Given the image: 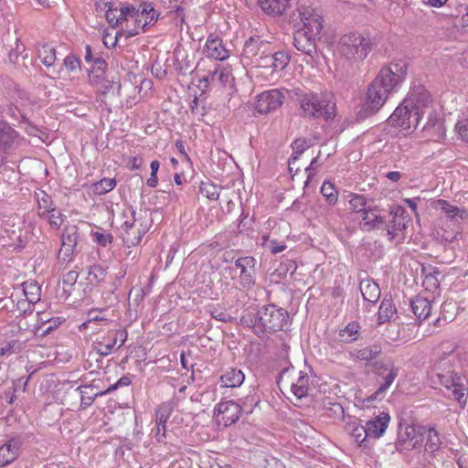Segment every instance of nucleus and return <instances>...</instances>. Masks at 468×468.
I'll return each mask as SVG.
<instances>
[{"mask_svg": "<svg viewBox=\"0 0 468 468\" xmlns=\"http://www.w3.org/2000/svg\"><path fill=\"white\" fill-rule=\"evenodd\" d=\"M240 323L243 326L251 328L258 337L264 338L268 335L285 331L289 324V314L275 304H267L260 307L256 313L244 314Z\"/></svg>", "mask_w": 468, "mask_h": 468, "instance_id": "nucleus-1", "label": "nucleus"}, {"mask_svg": "<svg viewBox=\"0 0 468 468\" xmlns=\"http://www.w3.org/2000/svg\"><path fill=\"white\" fill-rule=\"evenodd\" d=\"M380 37L369 31H353L339 40V52L349 60H364L378 47Z\"/></svg>", "mask_w": 468, "mask_h": 468, "instance_id": "nucleus-2", "label": "nucleus"}, {"mask_svg": "<svg viewBox=\"0 0 468 468\" xmlns=\"http://www.w3.org/2000/svg\"><path fill=\"white\" fill-rule=\"evenodd\" d=\"M301 115L305 118L324 119L335 118V103L329 99L314 92L305 93L300 98Z\"/></svg>", "mask_w": 468, "mask_h": 468, "instance_id": "nucleus-3", "label": "nucleus"}, {"mask_svg": "<svg viewBox=\"0 0 468 468\" xmlns=\"http://www.w3.org/2000/svg\"><path fill=\"white\" fill-rule=\"evenodd\" d=\"M374 374L382 378L378 389L369 397V400L378 398H383L386 391L393 384L395 378L399 375V367L395 366L394 360L390 356H386L379 360L374 361L372 364Z\"/></svg>", "mask_w": 468, "mask_h": 468, "instance_id": "nucleus-4", "label": "nucleus"}, {"mask_svg": "<svg viewBox=\"0 0 468 468\" xmlns=\"http://www.w3.org/2000/svg\"><path fill=\"white\" fill-rule=\"evenodd\" d=\"M380 80H372L368 85L365 101L357 115L359 119H366L376 114L387 101L389 93L381 89Z\"/></svg>", "mask_w": 468, "mask_h": 468, "instance_id": "nucleus-5", "label": "nucleus"}, {"mask_svg": "<svg viewBox=\"0 0 468 468\" xmlns=\"http://www.w3.org/2000/svg\"><path fill=\"white\" fill-rule=\"evenodd\" d=\"M29 435L27 433L5 434L0 446V468L13 463L22 453Z\"/></svg>", "mask_w": 468, "mask_h": 468, "instance_id": "nucleus-6", "label": "nucleus"}, {"mask_svg": "<svg viewBox=\"0 0 468 468\" xmlns=\"http://www.w3.org/2000/svg\"><path fill=\"white\" fill-rule=\"evenodd\" d=\"M421 117L420 112L402 101L388 117V123L410 133L417 128Z\"/></svg>", "mask_w": 468, "mask_h": 468, "instance_id": "nucleus-7", "label": "nucleus"}, {"mask_svg": "<svg viewBox=\"0 0 468 468\" xmlns=\"http://www.w3.org/2000/svg\"><path fill=\"white\" fill-rule=\"evenodd\" d=\"M407 75V65L405 63H391L382 67L373 80H380V87L388 93L397 91L404 82Z\"/></svg>", "mask_w": 468, "mask_h": 468, "instance_id": "nucleus-8", "label": "nucleus"}, {"mask_svg": "<svg viewBox=\"0 0 468 468\" xmlns=\"http://www.w3.org/2000/svg\"><path fill=\"white\" fill-rule=\"evenodd\" d=\"M284 100V94L279 90H265L257 95L254 109L261 114H267L280 108Z\"/></svg>", "mask_w": 468, "mask_h": 468, "instance_id": "nucleus-9", "label": "nucleus"}, {"mask_svg": "<svg viewBox=\"0 0 468 468\" xmlns=\"http://www.w3.org/2000/svg\"><path fill=\"white\" fill-rule=\"evenodd\" d=\"M410 218L406 209L401 206H393L390 207L385 229L389 240H393L399 232L407 229Z\"/></svg>", "mask_w": 468, "mask_h": 468, "instance_id": "nucleus-10", "label": "nucleus"}, {"mask_svg": "<svg viewBox=\"0 0 468 468\" xmlns=\"http://www.w3.org/2000/svg\"><path fill=\"white\" fill-rule=\"evenodd\" d=\"M420 444L417 440V431L413 425L399 423L398 426L397 440L395 441V450L403 453L414 450Z\"/></svg>", "mask_w": 468, "mask_h": 468, "instance_id": "nucleus-11", "label": "nucleus"}, {"mask_svg": "<svg viewBox=\"0 0 468 468\" xmlns=\"http://www.w3.org/2000/svg\"><path fill=\"white\" fill-rule=\"evenodd\" d=\"M298 17H300L303 27L301 28L321 36L324 27V19L321 14L315 8L306 5L298 7Z\"/></svg>", "mask_w": 468, "mask_h": 468, "instance_id": "nucleus-12", "label": "nucleus"}, {"mask_svg": "<svg viewBox=\"0 0 468 468\" xmlns=\"http://www.w3.org/2000/svg\"><path fill=\"white\" fill-rule=\"evenodd\" d=\"M403 102L423 115L424 110L431 104L432 100L429 90L423 85L417 84L411 87Z\"/></svg>", "mask_w": 468, "mask_h": 468, "instance_id": "nucleus-13", "label": "nucleus"}, {"mask_svg": "<svg viewBox=\"0 0 468 468\" xmlns=\"http://www.w3.org/2000/svg\"><path fill=\"white\" fill-rule=\"evenodd\" d=\"M257 261L252 256L240 257L235 261V266L240 270L239 283L244 288H250L256 283Z\"/></svg>", "mask_w": 468, "mask_h": 468, "instance_id": "nucleus-14", "label": "nucleus"}, {"mask_svg": "<svg viewBox=\"0 0 468 468\" xmlns=\"http://www.w3.org/2000/svg\"><path fill=\"white\" fill-rule=\"evenodd\" d=\"M318 39H320V36L301 27L293 34V45L295 48L311 57L317 53L316 41Z\"/></svg>", "mask_w": 468, "mask_h": 468, "instance_id": "nucleus-15", "label": "nucleus"}, {"mask_svg": "<svg viewBox=\"0 0 468 468\" xmlns=\"http://www.w3.org/2000/svg\"><path fill=\"white\" fill-rule=\"evenodd\" d=\"M387 226V218L380 215V209L377 206L368 205V208L362 214L361 229L365 231L385 229Z\"/></svg>", "mask_w": 468, "mask_h": 468, "instance_id": "nucleus-16", "label": "nucleus"}, {"mask_svg": "<svg viewBox=\"0 0 468 468\" xmlns=\"http://www.w3.org/2000/svg\"><path fill=\"white\" fill-rule=\"evenodd\" d=\"M241 414L239 403L233 400L221 401L214 408V415H222L225 426L236 423Z\"/></svg>", "mask_w": 468, "mask_h": 468, "instance_id": "nucleus-17", "label": "nucleus"}, {"mask_svg": "<svg viewBox=\"0 0 468 468\" xmlns=\"http://www.w3.org/2000/svg\"><path fill=\"white\" fill-rule=\"evenodd\" d=\"M4 111V105L0 104V153L6 154L13 148L18 133L10 123L2 118Z\"/></svg>", "mask_w": 468, "mask_h": 468, "instance_id": "nucleus-18", "label": "nucleus"}, {"mask_svg": "<svg viewBox=\"0 0 468 468\" xmlns=\"http://www.w3.org/2000/svg\"><path fill=\"white\" fill-rule=\"evenodd\" d=\"M390 417L388 412L382 411L366 423V429L374 440L380 438L386 431Z\"/></svg>", "mask_w": 468, "mask_h": 468, "instance_id": "nucleus-19", "label": "nucleus"}, {"mask_svg": "<svg viewBox=\"0 0 468 468\" xmlns=\"http://www.w3.org/2000/svg\"><path fill=\"white\" fill-rule=\"evenodd\" d=\"M205 51L208 57L218 60H225L229 58V51L223 45L222 39L217 36L209 35L207 39Z\"/></svg>", "mask_w": 468, "mask_h": 468, "instance_id": "nucleus-20", "label": "nucleus"}, {"mask_svg": "<svg viewBox=\"0 0 468 468\" xmlns=\"http://www.w3.org/2000/svg\"><path fill=\"white\" fill-rule=\"evenodd\" d=\"M346 431L354 438L355 441L359 446L365 448L368 446L367 442L371 437L366 429V425H362L358 420L346 422Z\"/></svg>", "mask_w": 468, "mask_h": 468, "instance_id": "nucleus-21", "label": "nucleus"}, {"mask_svg": "<svg viewBox=\"0 0 468 468\" xmlns=\"http://www.w3.org/2000/svg\"><path fill=\"white\" fill-rule=\"evenodd\" d=\"M442 440L440 432L434 426L429 427L426 430L424 452L429 454L431 458H435L437 452L441 450Z\"/></svg>", "mask_w": 468, "mask_h": 468, "instance_id": "nucleus-22", "label": "nucleus"}, {"mask_svg": "<svg viewBox=\"0 0 468 468\" xmlns=\"http://www.w3.org/2000/svg\"><path fill=\"white\" fill-rule=\"evenodd\" d=\"M132 230H122V240L127 247L137 246L143 236L149 230L147 223L140 222L137 225L130 228Z\"/></svg>", "mask_w": 468, "mask_h": 468, "instance_id": "nucleus-23", "label": "nucleus"}, {"mask_svg": "<svg viewBox=\"0 0 468 468\" xmlns=\"http://www.w3.org/2000/svg\"><path fill=\"white\" fill-rule=\"evenodd\" d=\"M267 42L261 39L259 36H253L248 38L245 41L243 52H242V61L249 62L252 61L254 58L260 55L261 48L265 47Z\"/></svg>", "mask_w": 468, "mask_h": 468, "instance_id": "nucleus-24", "label": "nucleus"}, {"mask_svg": "<svg viewBox=\"0 0 468 468\" xmlns=\"http://www.w3.org/2000/svg\"><path fill=\"white\" fill-rule=\"evenodd\" d=\"M409 303L412 313L420 321H424L430 316L432 307L431 302L427 298L416 296L410 299Z\"/></svg>", "mask_w": 468, "mask_h": 468, "instance_id": "nucleus-25", "label": "nucleus"}, {"mask_svg": "<svg viewBox=\"0 0 468 468\" xmlns=\"http://www.w3.org/2000/svg\"><path fill=\"white\" fill-rule=\"evenodd\" d=\"M359 289L365 301L372 304H375L378 301L380 297V288L373 280H362L359 284Z\"/></svg>", "mask_w": 468, "mask_h": 468, "instance_id": "nucleus-26", "label": "nucleus"}, {"mask_svg": "<svg viewBox=\"0 0 468 468\" xmlns=\"http://www.w3.org/2000/svg\"><path fill=\"white\" fill-rule=\"evenodd\" d=\"M245 379L244 373L236 367L228 368L221 376L220 382L222 387L236 388L239 387Z\"/></svg>", "mask_w": 468, "mask_h": 468, "instance_id": "nucleus-27", "label": "nucleus"}, {"mask_svg": "<svg viewBox=\"0 0 468 468\" xmlns=\"http://www.w3.org/2000/svg\"><path fill=\"white\" fill-rule=\"evenodd\" d=\"M382 352V347L379 344L374 343L363 348L355 350V357L366 363L376 359Z\"/></svg>", "mask_w": 468, "mask_h": 468, "instance_id": "nucleus-28", "label": "nucleus"}, {"mask_svg": "<svg viewBox=\"0 0 468 468\" xmlns=\"http://www.w3.org/2000/svg\"><path fill=\"white\" fill-rule=\"evenodd\" d=\"M138 7H140L139 16L145 17L144 23H141V27L144 29L147 26H153L159 17V13L153 6V3L146 1H140Z\"/></svg>", "mask_w": 468, "mask_h": 468, "instance_id": "nucleus-29", "label": "nucleus"}, {"mask_svg": "<svg viewBox=\"0 0 468 468\" xmlns=\"http://www.w3.org/2000/svg\"><path fill=\"white\" fill-rule=\"evenodd\" d=\"M107 69L108 63L98 54L92 61L91 68L89 69L90 81H100L105 76Z\"/></svg>", "mask_w": 468, "mask_h": 468, "instance_id": "nucleus-30", "label": "nucleus"}, {"mask_svg": "<svg viewBox=\"0 0 468 468\" xmlns=\"http://www.w3.org/2000/svg\"><path fill=\"white\" fill-rule=\"evenodd\" d=\"M396 307L393 304L391 297L385 296L380 303L378 313V324H384L389 321L396 314Z\"/></svg>", "mask_w": 468, "mask_h": 468, "instance_id": "nucleus-31", "label": "nucleus"}, {"mask_svg": "<svg viewBox=\"0 0 468 468\" xmlns=\"http://www.w3.org/2000/svg\"><path fill=\"white\" fill-rule=\"evenodd\" d=\"M119 8V19L121 22L127 21L129 17H135V24L141 26V19L138 18L140 7L128 3H120Z\"/></svg>", "mask_w": 468, "mask_h": 468, "instance_id": "nucleus-32", "label": "nucleus"}, {"mask_svg": "<svg viewBox=\"0 0 468 468\" xmlns=\"http://www.w3.org/2000/svg\"><path fill=\"white\" fill-rule=\"evenodd\" d=\"M38 58L43 65L49 68L56 62V48L48 43L38 44Z\"/></svg>", "mask_w": 468, "mask_h": 468, "instance_id": "nucleus-33", "label": "nucleus"}, {"mask_svg": "<svg viewBox=\"0 0 468 468\" xmlns=\"http://www.w3.org/2000/svg\"><path fill=\"white\" fill-rule=\"evenodd\" d=\"M265 59H268V62H271V67L273 71H282L283 70L291 60V56L288 52L285 51H277L271 55V57H266Z\"/></svg>", "mask_w": 468, "mask_h": 468, "instance_id": "nucleus-34", "label": "nucleus"}, {"mask_svg": "<svg viewBox=\"0 0 468 468\" xmlns=\"http://www.w3.org/2000/svg\"><path fill=\"white\" fill-rule=\"evenodd\" d=\"M292 394L297 399H303L308 395L309 390V377L306 373L301 371L297 381L292 384L291 387Z\"/></svg>", "mask_w": 468, "mask_h": 468, "instance_id": "nucleus-35", "label": "nucleus"}, {"mask_svg": "<svg viewBox=\"0 0 468 468\" xmlns=\"http://www.w3.org/2000/svg\"><path fill=\"white\" fill-rule=\"evenodd\" d=\"M9 241L6 240L5 237H1L0 241L4 247L11 249L12 250H22L27 245V239L21 234H17L15 230H12L8 235Z\"/></svg>", "mask_w": 468, "mask_h": 468, "instance_id": "nucleus-36", "label": "nucleus"}, {"mask_svg": "<svg viewBox=\"0 0 468 468\" xmlns=\"http://www.w3.org/2000/svg\"><path fill=\"white\" fill-rule=\"evenodd\" d=\"M79 239V228L76 225H68L63 229L61 235V245L77 247Z\"/></svg>", "mask_w": 468, "mask_h": 468, "instance_id": "nucleus-37", "label": "nucleus"}, {"mask_svg": "<svg viewBox=\"0 0 468 468\" xmlns=\"http://www.w3.org/2000/svg\"><path fill=\"white\" fill-rule=\"evenodd\" d=\"M422 272L425 275L423 285L426 287V290L433 291L439 288L440 281L438 276L441 275V271L439 270L431 267H429L428 269L422 267Z\"/></svg>", "mask_w": 468, "mask_h": 468, "instance_id": "nucleus-38", "label": "nucleus"}, {"mask_svg": "<svg viewBox=\"0 0 468 468\" xmlns=\"http://www.w3.org/2000/svg\"><path fill=\"white\" fill-rule=\"evenodd\" d=\"M128 336V332L126 329L120 330H111L107 333V335L103 336L107 338V342L110 343V346H112L113 349H119L122 346L124 345Z\"/></svg>", "mask_w": 468, "mask_h": 468, "instance_id": "nucleus-39", "label": "nucleus"}, {"mask_svg": "<svg viewBox=\"0 0 468 468\" xmlns=\"http://www.w3.org/2000/svg\"><path fill=\"white\" fill-rule=\"evenodd\" d=\"M64 321V318L58 316L43 320L42 324L37 328L36 334L38 333L40 337H45L57 329Z\"/></svg>", "mask_w": 468, "mask_h": 468, "instance_id": "nucleus-40", "label": "nucleus"}, {"mask_svg": "<svg viewBox=\"0 0 468 468\" xmlns=\"http://www.w3.org/2000/svg\"><path fill=\"white\" fill-rule=\"evenodd\" d=\"M77 390L80 393V407L82 409L90 406L97 397L107 395L106 389L94 392L90 389H84L83 386L78 387Z\"/></svg>", "mask_w": 468, "mask_h": 468, "instance_id": "nucleus-41", "label": "nucleus"}, {"mask_svg": "<svg viewBox=\"0 0 468 468\" xmlns=\"http://www.w3.org/2000/svg\"><path fill=\"white\" fill-rule=\"evenodd\" d=\"M359 331L360 324L357 322H351L340 331L339 335L343 338L342 341L346 343H352L359 338Z\"/></svg>", "mask_w": 468, "mask_h": 468, "instance_id": "nucleus-42", "label": "nucleus"}, {"mask_svg": "<svg viewBox=\"0 0 468 468\" xmlns=\"http://www.w3.org/2000/svg\"><path fill=\"white\" fill-rule=\"evenodd\" d=\"M91 83H94V84H101V89H102V94H108L110 92H112V94H116V95H120V91H121V88H122V85H121V82L118 80H114V78L112 77V80H108L106 76H104L103 78L101 79L100 81H92Z\"/></svg>", "mask_w": 468, "mask_h": 468, "instance_id": "nucleus-43", "label": "nucleus"}, {"mask_svg": "<svg viewBox=\"0 0 468 468\" xmlns=\"http://www.w3.org/2000/svg\"><path fill=\"white\" fill-rule=\"evenodd\" d=\"M228 80V74H226L223 70L215 69L213 71H208L207 76H204L200 80V83H204L205 88L212 82L213 84H219L224 86Z\"/></svg>", "mask_w": 468, "mask_h": 468, "instance_id": "nucleus-44", "label": "nucleus"}, {"mask_svg": "<svg viewBox=\"0 0 468 468\" xmlns=\"http://www.w3.org/2000/svg\"><path fill=\"white\" fill-rule=\"evenodd\" d=\"M221 186L212 183L211 181L201 182L199 185V192L207 198L216 201L219 197Z\"/></svg>", "mask_w": 468, "mask_h": 468, "instance_id": "nucleus-45", "label": "nucleus"}, {"mask_svg": "<svg viewBox=\"0 0 468 468\" xmlns=\"http://www.w3.org/2000/svg\"><path fill=\"white\" fill-rule=\"evenodd\" d=\"M107 276L106 269L101 264H94L90 267L87 280L90 283L100 284L104 282Z\"/></svg>", "mask_w": 468, "mask_h": 468, "instance_id": "nucleus-46", "label": "nucleus"}, {"mask_svg": "<svg viewBox=\"0 0 468 468\" xmlns=\"http://www.w3.org/2000/svg\"><path fill=\"white\" fill-rule=\"evenodd\" d=\"M293 154L288 160L289 170L292 171V165L297 161L299 156L307 149L308 145L305 139L298 138L292 143Z\"/></svg>", "mask_w": 468, "mask_h": 468, "instance_id": "nucleus-47", "label": "nucleus"}, {"mask_svg": "<svg viewBox=\"0 0 468 468\" xmlns=\"http://www.w3.org/2000/svg\"><path fill=\"white\" fill-rule=\"evenodd\" d=\"M439 204L441 205V208L444 211V213L452 219H463L466 212L464 209H461L455 206L451 205L448 201L440 199Z\"/></svg>", "mask_w": 468, "mask_h": 468, "instance_id": "nucleus-48", "label": "nucleus"}, {"mask_svg": "<svg viewBox=\"0 0 468 468\" xmlns=\"http://www.w3.org/2000/svg\"><path fill=\"white\" fill-rule=\"evenodd\" d=\"M452 394L460 408L463 410L468 400V388L464 384L457 382L452 387Z\"/></svg>", "mask_w": 468, "mask_h": 468, "instance_id": "nucleus-49", "label": "nucleus"}, {"mask_svg": "<svg viewBox=\"0 0 468 468\" xmlns=\"http://www.w3.org/2000/svg\"><path fill=\"white\" fill-rule=\"evenodd\" d=\"M104 9H106L105 16L108 23L112 27H118L122 25L121 20L119 19V8L118 6H114L112 2H103Z\"/></svg>", "mask_w": 468, "mask_h": 468, "instance_id": "nucleus-50", "label": "nucleus"}, {"mask_svg": "<svg viewBox=\"0 0 468 468\" xmlns=\"http://www.w3.org/2000/svg\"><path fill=\"white\" fill-rule=\"evenodd\" d=\"M349 205L350 208L356 213H364L367 208V198L363 195L351 193L349 195Z\"/></svg>", "mask_w": 468, "mask_h": 468, "instance_id": "nucleus-51", "label": "nucleus"}, {"mask_svg": "<svg viewBox=\"0 0 468 468\" xmlns=\"http://www.w3.org/2000/svg\"><path fill=\"white\" fill-rule=\"evenodd\" d=\"M135 214V210L132 207L123 210L122 216L125 219L121 225L122 231L125 229L132 230L130 228L137 225L140 222H143L142 217L136 218Z\"/></svg>", "mask_w": 468, "mask_h": 468, "instance_id": "nucleus-52", "label": "nucleus"}, {"mask_svg": "<svg viewBox=\"0 0 468 468\" xmlns=\"http://www.w3.org/2000/svg\"><path fill=\"white\" fill-rule=\"evenodd\" d=\"M172 408L167 403H163L158 407L155 411L156 425L162 426V431H165L166 422L170 418Z\"/></svg>", "mask_w": 468, "mask_h": 468, "instance_id": "nucleus-53", "label": "nucleus"}, {"mask_svg": "<svg viewBox=\"0 0 468 468\" xmlns=\"http://www.w3.org/2000/svg\"><path fill=\"white\" fill-rule=\"evenodd\" d=\"M24 292L28 303H37L40 301L41 288L36 282H26Z\"/></svg>", "mask_w": 468, "mask_h": 468, "instance_id": "nucleus-54", "label": "nucleus"}, {"mask_svg": "<svg viewBox=\"0 0 468 468\" xmlns=\"http://www.w3.org/2000/svg\"><path fill=\"white\" fill-rule=\"evenodd\" d=\"M7 115L16 121H19V118H21V122L25 123L26 125H28L31 129L36 130V127L31 125L29 119L24 112H21L20 109L18 108L16 102L11 101L8 104Z\"/></svg>", "mask_w": 468, "mask_h": 468, "instance_id": "nucleus-55", "label": "nucleus"}, {"mask_svg": "<svg viewBox=\"0 0 468 468\" xmlns=\"http://www.w3.org/2000/svg\"><path fill=\"white\" fill-rule=\"evenodd\" d=\"M116 186V180L114 178H102L101 180L92 185L93 191L97 195H104L109 191L112 190Z\"/></svg>", "mask_w": 468, "mask_h": 468, "instance_id": "nucleus-56", "label": "nucleus"}, {"mask_svg": "<svg viewBox=\"0 0 468 468\" xmlns=\"http://www.w3.org/2000/svg\"><path fill=\"white\" fill-rule=\"evenodd\" d=\"M320 192L325 197V200L329 205H335L337 202L338 192L335 185L329 182H324Z\"/></svg>", "mask_w": 468, "mask_h": 468, "instance_id": "nucleus-57", "label": "nucleus"}, {"mask_svg": "<svg viewBox=\"0 0 468 468\" xmlns=\"http://www.w3.org/2000/svg\"><path fill=\"white\" fill-rule=\"evenodd\" d=\"M260 402L259 398L255 395H248L243 399H241V403H239L240 411L242 414H250L253 410V408L257 406Z\"/></svg>", "mask_w": 468, "mask_h": 468, "instance_id": "nucleus-58", "label": "nucleus"}, {"mask_svg": "<svg viewBox=\"0 0 468 468\" xmlns=\"http://www.w3.org/2000/svg\"><path fill=\"white\" fill-rule=\"evenodd\" d=\"M78 277H79V273L76 271H69L63 276V280H62V282L64 285L63 291L65 293L68 294V296L70 295V293H71L70 290L76 284Z\"/></svg>", "mask_w": 468, "mask_h": 468, "instance_id": "nucleus-59", "label": "nucleus"}, {"mask_svg": "<svg viewBox=\"0 0 468 468\" xmlns=\"http://www.w3.org/2000/svg\"><path fill=\"white\" fill-rule=\"evenodd\" d=\"M259 468H284L283 463L273 456H264L258 462Z\"/></svg>", "mask_w": 468, "mask_h": 468, "instance_id": "nucleus-60", "label": "nucleus"}, {"mask_svg": "<svg viewBox=\"0 0 468 468\" xmlns=\"http://www.w3.org/2000/svg\"><path fill=\"white\" fill-rule=\"evenodd\" d=\"M63 65L69 72H77L80 70V59L74 54H69L63 60Z\"/></svg>", "mask_w": 468, "mask_h": 468, "instance_id": "nucleus-61", "label": "nucleus"}, {"mask_svg": "<svg viewBox=\"0 0 468 468\" xmlns=\"http://www.w3.org/2000/svg\"><path fill=\"white\" fill-rule=\"evenodd\" d=\"M91 236L93 240L101 247H106L113 241V237L111 233L95 231L91 233Z\"/></svg>", "mask_w": 468, "mask_h": 468, "instance_id": "nucleus-62", "label": "nucleus"}, {"mask_svg": "<svg viewBox=\"0 0 468 468\" xmlns=\"http://www.w3.org/2000/svg\"><path fill=\"white\" fill-rule=\"evenodd\" d=\"M49 224L52 227L58 229L63 222V215L60 211L57 210L56 207L46 212Z\"/></svg>", "mask_w": 468, "mask_h": 468, "instance_id": "nucleus-63", "label": "nucleus"}, {"mask_svg": "<svg viewBox=\"0 0 468 468\" xmlns=\"http://www.w3.org/2000/svg\"><path fill=\"white\" fill-rule=\"evenodd\" d=\"M456 131L463 140L468 141V119L459 121L456 124Z\"/></svg>", "mask_w": 468, "mask_h": 468, "instance_id": "nucleus-64", "label": "nucleus"}]
</instances>
